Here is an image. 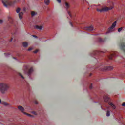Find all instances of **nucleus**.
Listing matches in <instances>:
<instances>
[{
	"mask_svg": "<svg viewBox=\"0 0 125 125\" xmlns=\"http://www.w3.org/2000/svg\"><path fill=\"white\" fill-rule=\"evenodd\" d=\"M9 89V86L5 83H0V92L2 94L5 93V92Z\"/></svg>",
	"mask_w": 125,
	"mask_h": 125,
	"instance_id": "f257e3e1",
	"label": "nucleus"
},
{
	"mask_svg": "<svg viewBox=\"0 0 125 125\" xmlns=\"http://www.w3.org/2000/svg\"><path fill=\"white\" fill-rule=\"evenodd\" d=\"M113 9V7H111V8H109L107 7H105V8H103L102 9H97V11L103 12H106L108 11V10H112Z\"/></svg>",
	"mask_w": 125,
	"mask_h": 125,
	"instance_id": "f03ea898",
	"label": "nucleus"
},
{
	"mask_svg": "<svg viewBox=\"0 0 125 125\" xmlns=\"http://www.w3.org/2000/svg\"><path fill=\"white\" fill-rule=\"evenodd\" d=\"M2 3L5 7L9 5H11V2L9 0H2Z\"/></svg>",
	"mask_w": 125,
	"mask_h": 125,
	"instance_id": "7ed1b4c3",
	"label": "nucleus"
},
{
	"mask_svg": "<svg viewBox=\"0 0 125 125\" xmlns=\"http://www.w3.org/2000/svg\"><path fill=\"white\" fill-rule=\"evenodd\" d=\"M113 68L112 66H105L104 68H102L101 69V71H110L113 70Z\"/></svg>",
	"mask_w": 125,
	"mask_h": 125,
	"instance_id": "20e7f679",
	"label": "nucleus"
},
{
	"mask_svg": "<svg viewBox=\"0 0 125 125\" xmlns=\"http://www.w3.org/2000/svg\"><path fill=\"white\" fill-rule=\"evenodd\" d=\"M116 26V21H114V23L112 25V26L108 29V31H107V33H109L113 31V29Z\"/></svg>",
	"mask_w": 125,
	"mask_h": 125,
	"instance_id": "39448f33",
	"label": "nucleus"
},
{
	"mask_svg": "<svg viewBox=\"0 0 125 125\" xmlns=\"http://www.w3.org/2000/svg\"><path fill=\"white\" fill-rule=\"evenodd\" d=\"M34 71V70L33 69V68H30V69L28 70V71H27V70L24 71V72H25V73L27 74V75L29 76H30V75H31V74L33 72V71Z\"/></svg>",
	"mask_w": 125,
	"mask_h": 125,
	"instance_id": "423d86ee",
	"label": "nucleus"
},
{
	"mask_svg": "<svg viewBox=\"0 0 125 125\" xmlns=\"http://www.w3.org/2000/svg\"><path fill=\"white\" fill-rule=\"evenodd\" d=\"M105 53V52H103V51H93L92 52V56H95V55H99L100 53Z\"/></svg>",
	"mask_w": 125,
	"mask_h": 125,
	"instance_id": "0eeeda50",
	"label": "nucleus"
},
{
	"mask_svg": "<svg viewBox=\"0 0 125 125\" xmlns=\"http://www.w3.org/2000/svg\"><path fill=\"white\" fill-rule=\"evenodd\" d=\"M84 30L88 31H92L93 28H92V26H90L84 28Z\"/></svg>",
	"mask_w": 125,
	"mask_h": 125,
	"instance_id": "6e6552de",
	"label": "nucleus"
},
{
	"mask_svg": "<svg viewBox=\"0 0 125 125\" xmlns=\"http://www.w3.org/2000/svg\"><path fill=\"white\" fill-rule=\"evenodd\" d=\"M18 109H19L22 113L24 112V111L25 110V109H24V107L21 106H18Z\"/></svg>",
	"mask_w": 125,
	"mask_h": 125,
	"instance_id": "1a4fd4ad",
	"label": "nucleus"
},
{
	"mask_svg": "<svg viewBox=\"0 0 125 125\" xmlns=\"http://www.w3.org/2000/svg\"><path fill=\"white\" fill-rule=\"evenodd\" d=\"M115 57V54L114 53H111L110 54V55L108 56V58L110 59V60H113V57Z\"/></svg>",
	"mask_w": 125,
	"mask_h": 125,
	"instance_id": "9d476101",
	"label": "nucleus"
},
{
	"mask_svg": "<svg viewBox=\"0 0 125 125\" xmlns=\"http://www.w3.org/2000/svg\"><path fill=\"white\" fill-rule=\"evenodd\" d=\"M108 104H109L110 106H111V107H112V108H113V109H115L116 107L115 104H114L112 102H109L108 103Z\"/></svg>",
	"mask_w": 125,
	"mask_h": 125,
	"instance_id": "9b49d317",
	"label": "nucleus"
},
{
	"mask_svg": "<svg viewBox=\"0 0 125 125\" xmlns=\"http://www.w3.org/2000/svg\"><path fill=\"white\" fill-rule=\"evenodd\" d=\"M103 99H104V102H108L110 101V98L107 96H104L103 97Z\"/></svg>",
	"mask_w": 125,
	"mask_h": 125,
	"instance_id": "f8f14e48",
	"label": "nucleus"
},
{
	"mask_svg": "<svg viewBox=\"0 0 125 125\" xmlns=\"http://www.w3.org/2000/svg\"><path fill=\"white\" fill-rule=\"evenodd\" d=\"M0 103H2V104L3 105H5V106H8V105H9L10 104H8L6 102H2L1 101V99H0Z\"/></svg>",
	"mask_w": 125,
	"mask_h": 125,
	"instance_id": "ddd939ff",
	"label": "nucleus"
},
{
	"mask_svg": "<svg viewBox=\"0 0 125 125\" xmlns=\"http://www.w3.org/2000/svg\"><path fill=\"white\" fill-rule=\"evenodd\" d=\"M34 28L37 29V30H41L42 29V26L36 25L34 27Z\"/></svg>",
	"mask_w": 125,
	"mask_h": 125,
	"instance_id": "4468645a",
	"label": "nucleus"
},
{
	"mask_svg": "<svg viewBox=\"0 0 125 125\" xmlns=\"http://www.w3.org/2000/svg\"><path fill=\"white\" fill-rule=\"evenodd\" d=\"M65 6L66 7V9L67 10L70 8V4L67 2L65 3Z\"/></svg>",
	"mask_w": 125,
	"mask_h": 125,
	"instance_id": "2eb2a0df",
	"label": "nucleus"
},
{
	"mask_svg": "<svg viewBox=\"0 0 125 125\" xmlns=\"http://www.w3.org/2000/svg\"><path fill=\"white\" fill-rule=\"evenodd\" d=\"M98 41L99 42H105V40L104 39H102L101 38H99L98 39Z\"/></svg>",
	"mask_w": 125,
	"mask_h": 125,
	"instance_id": "dca6fc26",
	"label": "nucleus"
},
{
	"mask_svg": "<svg viewBox=\"0 0 125 125\" xmlns=\"http://www.w3.org/2000/svg\"><path fill=\"white\" fill-rule=\"evenodd\" d=\"M23 16V12H21L20 13H19V17L20 18V19H22V16Z\"/></svg>",
	"mask_w": 125,
	"mask_h": 125,
	"instance_id": "f3484780",
	"label": "nucleus"
},
{
	"mask_svg": "<svg viewBox=\"0 0 125 125\" xmlns=\"http://www.w3.org/2000/svg\"><path fill=\"white\" fill-rule=\"evenodd\" d=\"M28 46V43L27 42H23V46L24 47H27V46Z\"/></svg>",
	"mask_w": 125,
	"mask_h": 125,
	"instance_id": "a211bd4d",
	"label": "nucleus"
},
{
	"mask_svg": "<svg viewBox=\"0 0 125 125\" xmlns=\"http://www.w3.org/2000/svg\"><path fill=\"white\" fill-rule=\"evenodd\" d=\"M23 113H24V115H26L28 116V117H33V115H32L31 114H28L27 113H25V112H23Z\"/></svg>",
	"mask_w": 125,
	"mask_h": 125,
	"instance_id": "6ab92c4d",
	"label": "nucleus"
},
{
	"mask_svg": "<svg viewBox=\"0 0 125 125\" xmlns=\"http://www.w3.org/2000/svg\"><path fill=\"white\" fill-rule=\"evenodd\" d=\"M36 15H37V13H35V12H34V11L32 12V13H31L32 16L33 17V16H35Z\"/></svg>",
	"mask_w": 125,
	"mask_h": 125,
	"instance_id": "aec40b11",
	"label": "nucleus"
},
{
	"mask_svg": "<svg viewBox=\"0 0 125 125\" xmlns=\"http://www.w3.org/2000/svg\"><path fill=\"white\" fill-rule=\"evenodd\" d=\"M9 21L12 24L13 20L11 17H9Z\"/></svg>",
	"mask_w": 125,
	"mask_h": 125,
	"instance_id": "412c9836",
	"label": "nucleus"
},
{
	"mask_svg": "<svg viewBox=\"0 0 125 125\" xmlns=\"http://www.w3.org/2000/svg\"><path fill=\"white\" fill-rule=\"evenodd\" d=\"M44 2H45V4L47 5L49 3V0H45Z\"/></svg>",
	"mask_w": 125,
	"mask_h": 125,
	"instance_id": "4be33fe9",
	"label": "nucleus"
},
{
	"mask_svg": "<svg viewBox=\"0 0 125 125\" xmlns=\"http://www.w3.org/2000/svg\"><path fill=\"white\" fill-rule=\"evenodd\" d=\"M20 8H18L17 9H16V12L17 13H20Z\"/></svg>",
	"mask_w": 125,
	"mask_h": 125,
	"instance_id": "5701e85b",
	"label": "nucleus"
},
{
	"mask_svg": "<svg viewBox=\"0 0 125 125\" xmlns=\"http://www.w3.org/2000/svg\"><path fill=\"white\" fill-rule=\"evenodd\" d=\"M109 116H110V111H107V112H106V117H109Z\"/></svg>",
	"mask_w": 125,
	"mask_h": 125,
	"instance_id": "b1692460",
	"label": "nucleus"
},
{
	"mask_svg": "<svg viewBox=\"0 0 125 125\" xmlns=\"http://www.w3.org/2000/svg\"><path fill=\"white\" fill-rule=\"evenodd\" d=\"M19 76H20V77H21V78L24 79L25 78L24 77V76H23V75H22V74L21 73H19Z\"/></svg>",
	"mask_w": 125,
	"mask_h": 125,
	"instance_id": "393cba45",
	"label": "nucleus"
},
{
	"mask_svg": "<svg viewBox=\"0 0 125 125\" xmlns=\"http://www.w3.org/2000/svg\"><path fill=\"white\" fill-rule=\"evenodd\" d=\"M68 14H69V17H70V18L72 17V15H71V14L70 13V12L68 11Z\"/></svg>",
	"mask_w": 125,
	"mask_h": 125,
	"instance_id": "a878e982",
	"label": "nucleus"
},
{
	"mask_svg": "<svg viewBox=\"0 0 125 125\" xmlns=\"http://www.w3.org/2000/svg\"><path fill=\"white\" fill-rule=\"evenodd\" d=\"M123 30V27H121L118 29V32H121V31Z\"/></svg>",
	"mask_w": 125,
	"mask_h": 125,
	"instance_id": "bb28decb",
	"label": "nucleus"
},
{
	"mask_svg": "<svg viewBox=\"0 0 125 125\" xmlns=\"http://www.w3.org/2000/svg\"><path fill=\"white\" fill-rule=\"evenodd\" d=\"M69 24L70 25V26H71V27H73V24H72V23L71 22H69Z\"/></svg>",
	"mask_w": 125,
	"mask_h": 125,
	"instance_id": "cd10ccee",
	"label": "nucleus"
},
{
	"mask_svg": "<svg viewBox=\"0 0 125 125\" xmlns=\"http://www.w3.org/2000/svg\"><path fill=\"white\" fill-rule=\"evenodd\" d=\"M38 50H35V51H33V53H34L36 54V53H38Z\"/></svg>",
	"mask_w": 125,
	"mask_h": 125,
	"instance_id": "c85d7f7f",
	"label": "nucleus"
},
{
	"mask_svg": "<svg viewBox=\"0 0 125 125\" xmlns=\"http://www.w3.org/2000/svg\"><path fill=\"white\" fill-rule=\"evenodd\" d=\"M56 1H57L58 3H61V0H56Z\"/></svg>",
	"mask_w": 125,
	"mask_h": 125,
	"instance_id": "c756f323",
	"label": "nucleus"
},
{
	"mask_svg": "<svg viewBox=\"0 0 125 125\" xmlns=\"http://www.w3.org/2000/svg\"><path fill=\"white\" fill-rule=\"evenodd\" d=\"M3 22L2 20H0V24H2Z\"/></svg>",
	"mask_w": 125,
	"mask_h": 125,
	"instance_id": "7c9ffc66",
	"label": "nucleus"
},
{
	"mask_svg": "<svg viewBox=\"0 0 125 125\" xmlns=\"http://www.w3.org/2000/svg\"><path fill=\"white\" fill-rule=\"evenodd\" d=\"M89 88L90 89H92V85H91V86H89Z\"/></svg>",
	"mask_w": 125,
	"mask_h": 125,
	"instance_id": "2f4dec72",
	"label": "nucleus"
},
{
	"mask_svg": "<svg viewBox=\"0 0 125 125\" xmlns=\"http://www.w3.org/2000/svg\"><path fill=\"white\" fill-rule=\"evenodd\" d=\"M123 107H125V103H123L122 104Z\"/></svg>",
	"mask_w": 125,
	"mask_h": 125,
	"instance_id": "473e14b6",
	"label": "nucleus"
},
{
	"mask_svg": "<svg viewBox=\"0 0 125 125\" xmlns=\"http://www.w3.org/2000/svg\"><path fill=\"white\" fill-rule=\"evenodd\" d=\"M33 50V48H30L28 49V51H32Z\"/></svg>",
	"mask_w": 125,
	"mask_h": 125,
	"instance_id": "72a5a7b5",
	"label": "nucleus"
},
{
	"mask_svg": "<svg viewBox=\"0 0 125 125\" xmlns=\"http://www.w3.org/2000/svg\"><path fill=\"white\" fill-rule=\"evenodd\" d=\"M13 40V39L12 38H11V40H10V41H9V42H11Z\"/></svg>",
	"mask_w": 125,
	"mask_h": 125,
	"instance_id": "f704fd0d",
	"label": "nucleus"
},
{
	"mask_svg": "<svg viewBox=\"0 0 125 125\" xmlns=\"http://www.w3.org/2000/svg\"><path fill=\"white\" fill-rule=\"evenodd\" d=\"M33 37L35 38H37V36H35V35H33Z\"/></svg>",
	"mask_w": 125,
	"mask_h": 125,
	"instance_id": "c9c22d12",
	"label": "nucleus"
},
{
	"mask_svg": "<svg viewBox=\"0 0 125 125\" xmlns=\"http://www.w3.org/2000/svg\"><path fill=\"white\" fill-rule=\"evenodd\" d=\"M23 11H24V12H25V11H26V8H24Z\"/></svg>",
	"mask_w": 125,
	"mask_h": 125,
	"instance_id": "e433bc0d",
	"label": "nucleus"
},
{
	"mask_svg": "<svg viewBox=\"0 0 125 125\" xmlns=\"http://www.w3.org/2000/svg\"><path fill=\"white\" fill-rule=\"evenodd\" d=\"M35 104H38V102H35Z\"/></svg>",
	"mask_w": 125,
	"mask_h": 125,
	"instance_id": "4c0bfd02",
	"label": "nucleus"
},
{
	"mask_svg": "<svg viewBox=\"0 0 125 125\" xmlns=\"http://www.w3.org/2000/svg\"><path fill=\"white\" fill-rule=\"evenodd\" d=\"M33 113H34V114L36 115V113L33 112Z\"/></svg>",
	"mask_w": 125,
	"mask_h": 125,
	"instance_id": "58836bf2",
	"label": "nucleus"
},
{
	"mask_svg": "<svg viewBox=\"0 0 125 125\" xmlns=\"http://www.w3.org/2000/svg\"><path fill=\"white\" fill-rule=\"evenodd\" d=\"M16 2H17V1L15 0L14 3H16Z\"/></svg>",
	"mask_w": 125,
	"mask_h": 125,
	"instance_id": "ea45409f",
	"label": "nucleus"
},
{
	"mask_svg": "<svg viewBox=\"0 0 125 125\" xmlns=\"http://www.w3.org/2000/svg\"><path fill=\"white\" fill-rule=\"evenodd\" d=\"M25 68H26V69H27V66H26V67H25Z\"/></svg>",
	"mask_w": 125,
	"mask_h": 125,
	"instance_id": "a19ab883",
	"label": "nucleus"
},
{
	"mask_svg": "<svg viewBox=\"0 0 125 125\" xmlns=\"http://www.w3.org/2000/svg\"><path fill=\"white\" fill-rule=\"evenodd\" d=\"M13 59H15V57H13Z\"/></svg>",
	"mask_w": 125,
	"mask_h": 125,
	"instance_id": "79ce46f5",
	"label": "nucleus"
}]
</instances>
